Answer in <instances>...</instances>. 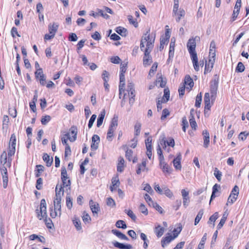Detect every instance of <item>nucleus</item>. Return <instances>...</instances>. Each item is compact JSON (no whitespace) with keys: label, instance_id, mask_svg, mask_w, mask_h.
<instances>
[{"label":"nucleus","instance_id":"f257e3e1","mask_svg":"<svg viewBox=\"0 0 249 249\" xmlns=\"http://www.w3.org/2000/svg\"><path fill=\"white\" fill-rule=\"evenodd\" d=\"M150 30L146 32L143 36L142 37L140 43V49L142 51L145 52V50L147 48V45L151 42L152 45V49L154 47V43L155 42V37L153 38L150 37Z\"/></svg>","mask_w":249,"mask_h":249},{"label":"nucleus","instance_id":"f03ea898","mask_svg":"<svg viewBox=\"0 0 249 249\" xmlns=\"http://www.w3.org/2000/svg\"><path fill=\"white\" fill-rule=\"evenodd\" d=\"M61 199H55L53 201L54 210L50 208V216L54 218L56 216H60L61 214Z\"/></svg>","mask_w":249,"mask_h":249},{"label":"nucleus","instance_id":"7ed1b4c3","mask_svg":"<svg viewBox=\"0 0 249 249\" xmlns=\"http://www.w3.org/2000/svg\"><path fill=\"white\" fill-rule=\"evenodd\" d=\"M152 50V45L150 42L147 45V48L144 52V56L142 59L143 65L144 67L149 66L152 63V56L150 53Z\"/></svg>","mask_w":249,"mask_h":249},{"label":"nucleus","instance_id":"20e7f679","mask_svg":"<svg viewBox=\"0 0 249 249\" xmlns=\"http://www.w3.org/2000/svg\"><path fill=\"white\" fill-rule=\"evenodd\" d=\"M218 86V78L216 75L214 76V79L211 82L210 91L211 93V98L214 100L217 94V91Z\"/></svg>","mask_w":249,"mask_h":249},{"label":"nucleus","instance_id":"39448f33","mask_svg":"<svg viewBox=\"0 0 249 249\" xmlns=\"http://www.w3.org/2000/svg\"><path fill=\"white\" fill-rule=\"evenodd\" d=\"M37 217L39 219L41 220L42 218H46V203L45 199H42L40 201V212H37Z\"/></svg>","mask_w":249,"mask_h":249},{"label":"nucleus","instance_id":"423d86ee","mask_svg":"<svg viewBox=\"0 0 249 249\" xmlns=\"http://www.w3.org/2000/svg\"><path fill=\"white\" fill-rule=\"evenodd\" d=\"M189 52L190 54L195 70L196 71H198L199 70V66L198 63L197 56L196 51Z\"/></svg>","mask_w":249,"mask_h":249},{"label":"nucleus","instance_id":"0eeeda50","mask_svg":"<svg viewBox=\"0 0 249 249\" xmlns=\"http://www.w3.org/2000/svg\"><path fill=\"white\" fill-rule=\"evenodd\" d=\"M77 133V127L72 126L70 128L69 132L66 134V135L69 137V140L71 142H73L76 139Z\"/></svg>","mask_w":249,"mask_h":249},{"label":"nucleus","instance_id":"6e6552de","mask_svg":"<svg viewBox=\"0 0 249 249\" xmlns=\"http://www.w3.org/2000/svg\"><path fill=\"white\" fill-rule=\"evenodd\" d=\"M183 199V204L185 208H186L190 203V197L189 196V192L185 189H182L181 191Z\"/></svg>","mask_w":249,"mask_h":249},{"label":"nucleus","instance_id":"1a4fd4ad","mask_svg":"<svg viewBox=\"0 0 249 249\" xmlns=\"http://www.w3.org/2000/svg\"><path fill=\"white\" fill-rule=\"evenodd\" d=\"M89 205L93 215H97L100 210L99 204L94 202L92 200H90L89 202Z\"/></svg>","mask_w":249,"mask_h":249},{"label":"nucleus","instance_id":"9d476101","mask_svg":"<svg viewBox=\"0 0 249 249\" xmlns=\"http://www.w3.org/2000/svg\"><path fill=\"white\" fill-rule=\"evenodd\" d=\"M81 57L83 63L82 64L85 67L89 66L90 69L92 71L95 70L97 68V65L95 63H89L85 55H83Z\"/></svg>","mask_w":249,"mask_h":249},{"label":"nucleus","instance_id":"9b49d317","mask_svg":"<svg viewBox=\"0 0 249 249\" xmlns=\"http://www.w3.org/2000/svg\"><path fill=\"white\" fill-rule=\"evenodd\" d=\"M182 84H184L186 89L190 91L194 87V83L190 75H187L185 77L184 82Z\"/></svg>","mask_w":249,"mask_h":249},{"label":"nucleus","instance_id":"f8f14e48","mask_svg":"<svg viewBox=\"0 0 249 249\" xmlns=\"http://www.w3.org/2000/svg\"><path fill=\"white\" fill-rule=\"evenodd\" d=\"M100 142V137L97 135H93L91 139V149L93 150H96L99 146Z\"/></svg>","mask_w":249,"mask_h":249},{"label":"nucleus","instance_id":"ddd939ff","mask_svg":"<svg viewBox=\"0 0 249 249\" xmlns=\"http://www.w3.org/2000/svg\"><path fill=\"white\" fill-rule=\"evenodd\" d=\"M165 230V228L164 227H162L160 224L157 225L154 228V233L158 238L162 236Z\"/></svg>","mask_w":249,"mask_h":249},{"label":"nucleus","instance_id":"4468645a","mask_svg":"<svg viewBox=\"0 0 249 249\" xmlns=\"http://www.w3.org/2000/svg\"><path fill=\"white\" fill-rule=\"evenodd\" d=\"M204 100L205 104L204 113L206 114V110H210L211 107V105L210 103V97L209 93L207 92L205 93Z\"/></svg>","mask_w":249,"mask_h":249},{"label":"nucleus","instance_id":"2eb2a0df","mask_svg":"<svg viewBox=\"0 0 249 249\" xmlns=\"http://www.w3.org/2000/svg\"><path fill=\"white\" fill-rule=\"evenodd\" d=\"M202 135H203V146L205 148H207L209 146L210 143V135L207 130H204L202 132Z\"/></svg>","mask_w":249,"mask_h":249},{"label":"nucleus","instance_id":"dca6fc26","mask_svg":"<svg viewBox=\"0 0 249 249\" xmlns=\"http://www.w3.org/2000/svg\"><path fill=\"white\" fill-rule=\"evenodd\" d=\"M214 61V59H209L208 63H207L206 61H205L206 64L204 71L205 74L210 72L211 71L212 68H213Z\"/></svg>","mask_w":249,"mask_h":249},{"label":"nucleus","instance_id":"f3484780","mask_svg":"<svg viewBox=\"0 0 249 249\" xmlns=\"http://www.w3.org/2000/svg\"><path fill=\"white\" fill-rule=\"evenodd\" d=\"M112 244L115 248H117L120 249H131L132 248V246L130 244L125 245L117 241L113 242Z\"/></svg>","mask_w":249,"mask_h":249},{"label":"nucleus","instance_id":"a211bd4d","mask_svg":"<svg viewBox=\"0 0 249 249\" xmlns=\"http://www.w3.org/2000/svg\"><path fill=\"white\" fill-rule=\"evenodd\" d=\"M111 232L115 235L118 238L121 240H124L128 241L129 240L128 238L124 233L120 231H119L113 229L112 230Z\"/></svg>","mask_w":249,"mask_h":249},{"label":"nucleus","instance_id":"6ab92c4d","mask_svg":"<svg viewBox=\"0 0 249 249\" xmlns=\"http://www.w3.org/2000/svg\"><path fill=\"white\" fill-rule=\"evenodd\" d=\"M7 153L5 151H4L0 156V163L3 165H6V166L10 167L11 166V162L9 161L7 162Z\"/></svg>","mask_w":249,"mask_h":249},{"label":"nucleus","instance_id":"aec40b11","mask_svg":"<svg viewBox=\"0 0 249 249\" xmlns=\"http://www.w3.org/2000/svg\"><path fill=\"white\" fill-rule=\"evenodd\" d=\"M125 86V77L123 75H120V85H119V98H121L122 93L124 91V87Z\"/></svg>","mask_w":249,"mask_h":249},{"label":"nucleus","instance_id":"412c9836","mask_svg":"<svg viewBox=\"0 0 249 249\" xmlns=\"http://www.w3.org/2000/svg\"><path fill=\"white\" fill-rule=\"evenodd\" d=\"M181 159V155L180 154H179L178 155L175 159H174L173 161L174 166L177 170H180L181 168V165L180 164Z\"/></svg>","mask_w":249,"mask_h":249},{"label":"nucleus","instance_id":"4be33fe9","mask_svg":"<svg viewBox=\"0 0 249 249\" xmlns=\"http://www.w3.org/2000/svg\"><path fill=\"white\" fill-rule=\"evenodd\" d=\"M187 47L188 49L189 52H193L196 51V42L195 38H191L188 40L187 44Z\"/></svg>","mask_w":249,"mask_h":249},{"label":"nucleus","instance_id":"5701e85b","mask_svg":"<svg viewBox=\"0 0 249 249\" xmlns=\"http://www.w3.org/2000/svg\"><path fill=\"white\" fill-rule=\"evenodd\" d=\"M120 182L118 176L112 178V185L110 187V190L113 192L114 189H116L119 186Z\"/></svg>","mask_w":249,"mask_h":249},{"label":"nucleus","instance_id":"b1692460","mask_svg":"<svg viewBox=\"0 0 249 249\" xmlns=\"http://www.w3.org/2000/svg\"><path fill=\"white\" fill-rule=\"evenodd\" d=\"M177 237V235L175 236L169 235L163 238L161 240V246L164 248L167 244H168L172 240H174Z\"/></svg>","mask_w":249,"mask_h":249},{"label":"nucleus","instance_id":"393cba45","mask_svg":"<svg viewBox=\"0 0 249 249\" xmlns=\"http://www.w3.org/2000/svg\"><path fill=\"white\" fill-rule=\"evenodd\" d=\"M160 165L164 173H167L168 174L171 173L172 171L171 168L164 161V160H162V161H160Z\"/></svg>","mask_w":249,"mask_h":249},{"label":"nucleus","instance_id":"a878e982","mask_svg":"<svg viewBox=\"0 0 249 249\" xmlns=\"http://www.w3.org/2000/svg\"><path fill=\"white\" fill-rule=\"evenodd\" d=\"M61 185L57 184L55 187V198L61 199V195L63 194L64 190Z\"/></svg>","mask_w":249,"mask_h":249},{"label":"nucleus","instance_id":"bb28decb","mask_svg":"<svg viewBox=\"0 0 249 249\" xmlns=\"http://www.w3.org/2000/svg\"><path fill=\"white\" fill-rule=\"evenodd\" d=\"M43 160L46 163V165L48 167L51 166L53 161V158H50L47 153H45L43 156Z\"/></svg>","mask_w":249,"mask_h":249},{"label":"nucleus","instance_id":"cd10ccee","mask_svg":"<svg viewBox=\"0 0 249 249\" xmlns=\"http://www.w3.org/2000/svg\"><path fill=\"white\" fill-rule=\"evenodd\" d=\"M48 28L50 34L54 36L58 29V25L55 23L50 24L49 25Z\"/></svg>","mask_w":249,"mask_h":249},{"label":"nucleus","instance_id":"c85d7f7f","mask_svg":"<svg viewBox=\"0 0 249 249\" xmlns=\"http://www.w3.org/2000/svg\"><path fill=\"white\" fill-rule=\"evenodd\" d=\"M116 32L122 36H125L127 34V30L122 27L119 26L116 28Z\"/></svg>","mask_w":249,"mask_h":249},{"label":"nucleus","instance_id":"c756f323","mask_svg":"<svg viewBox=\"0 0 249 249\" xmlns=\"http://www.w3.org/2000/svg\"><path fill=\"white\" fill-rule=\"evenodd\" d=\"M185 14V11L183 9H180L179 11H178V14H174L173 16H176V21L178 22L181 19L182 17H184Z\"/></svg>","mask_w":249,"mask_h":249},{"label":"nucleus","instance_id":"7c9ffc66","mask_svg":"<svg viewBox=\"0 0 249 249\" xmlns=\"http://www.w3.org/2000/svg\"><path fill=\"white\" fill-rule=\"evenodd\" d=\"M124 160L123 158L120 157L119 159V163L117 165V171L122 172L124 170Z\"/></svg>","mask_w":249,"mask_h":249},{"label":"nucleus","instance_id":"2f4dec72","mask_svg":"<svg viewBox=\"0 0 249 249\" xmlns=\"http://www.w3.org/2000/svg\"><path fill=\"white\" fill-rule=\"evenodd\" d=\"M163 193L167 197L171 198L173 196V194L171 190L166 186H162Z\"/></svg>","mask_w":249,"mask_h":249},{"label":"nucleus","instance_id":"473e14b6","mask_svg":"<svg viewBox=\"0 0 249 249\" xmlns=\"http://www.w3.org/2000/svg\"><path fill=\"white\" fill-rule=\"evenodd\" d=\"M227 215H228L226 214V213H225L223 214L222 217L219 223L218 224V225L217 226V229L218 230L220 229L223 226V225L225 224V221H226V220L227 219Z\"/></svg>","mask_w":249,"mask_h":249},{"label":"nucleus","instance_id":"72a5a7b5","mask_svg":"<svg viewBox=\"0 0 249 249\" xmlns=\"http://www.w3.org/2000/svg\"><path fill=\"white\" fill-rule=\"evenodd\" d=\"M118 117L117 116L114 115L112 119L109 127L116 129V127L118 126Z\"/></svg>","mask_w":249,"mask_h":249},{"label":"nucleus","instance_id":"f704fd0d","mask_svg":"<svg viewBox=\"0 0 249 249\" xmlns=\"http://www.w3.org/2000/svg\"><path fill=\"white\" fill-rule=\"evenodd\" d=\"M166 83V81H163L161 75H160L156 80V85L158 86L159 84V86L161 88L164 87Z\"/></svg>","mask_w":249,"mask_h":249},{"label":"nucleus","instance_id":"c9c22d12","mask_svg":"<svg viewBox=\"0 0 249 249\" xmlns=\"http://www.w3.org/2000/svg\"><path fill=\"white\" fill-rule=\"evenodd\" d=\"M204 213V211L203 209H201L198 213L195 220V225H196L200 221V219H201L202 215Z\"/></svg>","mask_w":249,"mask_h":249},{"label":"nucleus","instance_id":"e433bc0d","mask_svg":"<svg viewBox=\"0 0 249 249\" xmlns=\"http://www.w3.org/2000/svg\"><path fill=\"white\" fill-rule=\"evenodd\" d=\"M82 219H83V222L85 224L90 223V222L91 221L90 216L88 213H87L85 212H84L83 213V215L82 216Z\"/></svg>","mask_w":249,"mask_h":249},{"label":"nucleus","instance_id":"4c0bfd02","mask_svg":"<svg viewBox=\"0 0 249 249\" xmlns=\"http://www.w3.org/2000/svg\"><path fill=\"white\" fill-rule=\"evenodd\" d=\"M116 129L109 127L108 132L107 133V139L109 141H112V138L113 136V133Z\"/></svg>","mask_w":249,"mask_h":249},{"label":"nucleus","instance_id":"58836bf2","mask_svg":"<svg viewBox=\"0 0 249 249\" xmlns=\"http://www.w3.org/2000/svg\"><path fill=\"white\" fill-rule=\"evenodd\" d=\"M141 238L143 240V248L146 249L148 247V243L149 242V240L147 238V236L144 233H141Z\"/></svg>","mask_w":249,"mask_h":249},{"label":"nucleus","instance_id":"ea45409f","mask_svg":"<svg viewBox=\"0 0 249 249\" xmlns=\"http://www.w3.org/2000/svg\"><path fill=\"white\" fill-rule=\"evenodd\" d=\"M115 226L118 228H122L125 229L127 226L124 221L122 220H118L115 224Z\"/></svg>","mask_w":249,"mask_h":249},{"label":"nucleus","instance_id":"a19ab883","mask_svg":"<svg viewBox=\"0 0 249 249\" xmlns=\"http://www.w3.org/2000/svg\"><path fill=\"white\" fill-rule=\"evenodd\" d=\"M202 101V95L201 93L198 94L196 97L195 106L197 107H199L201 105Z\"/></svg>","mask_w":249,"mask_h":249},{"label":"nucleus","instance_id":"79ce46f5","mask_svg":"<svg viewBox=\"0 0 249 249\" xmlns=\"http://www.w3.org/2000/svg\"><path fill=\"white\" fill-rule=\"evenodd\" d=\"M237 196H233L230 194V196L228 197L227 202L226 203V205H228L229 204H232L234 202H235L237 199Z\"/></svg>","mask_w":249,"mask_h":249},{"label":"nucleus","instance_id":"37998d69","mask_svg":"<svg viewBox=\"0 0 249 249\" xmlns=\"http://www.w3.org/2000/svg\"><path fill=\"white\" fill-rule=\"evenodd\" d=\"M129 23L134 26L135 27H137L138 26V23L136 19H133L132 16L129 15L127 17Z\"/></svg>","mask_w":249,"mask_h":249},{"label":"nucleus","instance_id":"c03bdc74","mask_svg":"<svg viewBox=\"0 0 249 249\" xmlns=\"http://www.w3.org/2000/svg\"><path fill=\"white\" fill-rule=\"evenodd\" d=\"M245 66L243 63L239 62L236 68L235 71L236 72H242L245 70Z\"/></svg>","mask_w":249,"mask_h":249},{"label":"nucleus","instance_id":"a18cd8bd","mask_svg":"<svg viewBox=\"0 0 249 249\" xmlns=\"http://www.w3.org/2000/svg\"><path fill=\"white\" fill-rule=\"evenodd\" d=\"M218 217V213L217 212H215L213 214L210 216L209 218V220L208 221V223H210V222H213V226H214V222Z\"/></svg>","mask_w":249,"mask_h":249},{"label":"nucleus","instance_id":"49530a36","mask_svg":"<svg viewBox=\"0 0 249 249\" xmlns=\"http://www.w3.org/2000/svg\"><path fill=\"white\" fill-rule=\"evenodd\" d=\"M179 7V0H174V7L173 13L174 14H178V10Z\"/></svg>","mask_w":249,"mask_h":249},{"label":"nucleus","instance_id":"de8ad7c7","mask_svg":"<svg viewBox=\"0 0 249 249\" xmlns=\"http://www.w3.org/2000/svg\"><path fill=\"white\" fill-rule=\"evenodd\" d=\"M157 154L159 156V159L160 161L164 160V156L162 154V152L161 149V147L160 145V144L158 145V148H157Z\"/></svg>","mask_w":249,"mask_h":249},{"label":"nucleus","instance_id":"09e8293b","mask_svg":"<svg viewBox=\"0 0 249 249\" xmlns=\"http://www.w3.org/2000/svg\"><path fill=\"white\" fill-rule=\"evenodd\" d=\"M158 64L157 63H154L151 67L149 72V75L152 76L154 74V72L157 71Z\"/></svg>","mask_w":249,"mask_h":249},{"label":"nucleus","instance_id":"8fccbe9b","mask_svg":"<svg viewBox=\"0 0 249 249\" xmlns=\"http://www.w3.org/2000/svg\"><path fill=\"white\" fill-rule=\"evenodd\" d=\"M36 167L37 168V173L36 174V177L38 178L39 177L41 173L44 171V167L42 165H37Z\"/></svg>","mask_w":249,"mask_h":249},{"label":"nucleus","instance_id":"3c124183","mask_svg":"<svg viewBox=\"0 0 249 249\" xmlns=\"http://www.w3.org/2000/svg\"><path fill=\"white\" fill-rule=\"evenodd\" d=\"M139 210L142 213L145 215H147L148 213L147 209L143 204H141L139 206Z\"/></svg>","mask_w":249,"mask_h":249},{"label":"nucleus","instance_id":"603ef678","mask_svg":"<svg viewBox=\"0 0 249 249\" xmlns=\"http://www.w3.org/2000/svg\"><path fill=\"white\" fill-rule=\"evenodd\" d=\"M69 178H65L62 179V182H63V187L62 188L64 187H68L69 189H70V186L71 184V181L70 179H68Z\"/></svg>","mask_w":249,"mask_h":249},{"label":"nucleus","instance_id":"864d4df0","mask_svg":"<svg viewBox=\"0 0 249 249\" xmlns=\"http://www.w3.org/2000/svg\"><path fill=\"white\" fill-rule=\"evenodd\" d=\"M214 175L219 181L221 180L222 173L217 168H215L214 170Z\"/></svg>","mask_w":249,"mask_h":249},{"label":"nucleus","instance_id":"5fc2aeb1","mask_svg":"<svg viewBox=\"0 0 249 249\" xmlns=\"http://www.w3.org/2000/svg\"><path fill=\"white\" fill-rule=\"evenodd\" d=\"M168 40L167 38L165 37H161L160 39V50L161 51L163 50L164 48V45L168 42Z\"/></svg>","mask_w":249,"mask_h":249},{"label":"nucleus","instance_id":"6e6d98bb","mask_svg":"<svg viewBox=\"0 0 249 249\" xmlns=\"http://www.w3.org/2000/svg\"><path fill=\"white\" fill-rule=\"evenodd\" d=\"M152 139L151 137H148L145 140V145L146 149H152Z\"/></svg>","mask_w":249,"mask_h":249},{"label":"nucleus","instance_id":"4d7b16f0","mask_svg":"<svg viewBox=\"0 0 249 249\" xmlns=\"http://www.w3.org/2000/svg\"><path fill=\"white\" fill-rule=\"evenodd\" d=\"M43 180L42 178H39L36 180V188L37 190H41L42 188Z\"/></svg>","mask_w":249,"mask_h":249},{"label":"nucleus","instance_id":"13d9d810","mask_svg":"<svg viewBox=\"0 0 249 249\" xmlns=\"http://www.w3.org/2000/svg\"><path fill=\"white\" fill-rule=\"evenodd\" d=\"M182 130H183V131L184 132H186V127H188V121H187V120L186 119V118L185 117H184L182 118Z\"/></svg>","mask_w":249,"mask_h":249},{"label":"nucleus","instance_id":"bf43d9fd","mask_svg":"<svg viewBox=\"0 0 249 249\" xmlns=\"http://www.w3.org/2000/svg\"><path fill=\"white\" fill-rule=\"evenodd\" d=\"M189 122L191 127L196 130L197 127V124L195 121V117H192V118H190Z\"/></svg>","mask_w":249,"mask_h":249},{"label":"nucleus","instance_id":"052dcab7","mask_svg":"<svg viewBox=\"0 0 249 249\" xmlns=\"http://www.w3.org/2000/svg\"><path fill=\"white\" fill-rule=\"evenodd\" d=\"M141 124L140 123H137L135 125V135L138 136L141 132Z\"/></svg>","mask_w":249,"mask_h":249},{"label":"nucleus","instance_id":"680f3d73","mask_svg":"<svg viewBox=\"0 0 249 249\" xmlns=\"http://www.w3.org/2000/svg\"><path fill=\"white\" fill-rule=\"evenodd\" d=\"M107 205L111 207H114L115 206L116 204L114 200L111 197H108L107 198Z\"/></svg>","mask_w":249,"mask_h":249},{"label":"nucleus","instance_id":"e2e57ef3","mask_svg":"<svg viewBox=\"0 0 249 249\" xmlns=\"http://www.w3.org/2000/svg\"><path fill=\"white\" fill-rule=\"evenodd\" d=\"M127 65V64L126 63L121 64L120 68L121 73L120 75L124 76V73L126 71Z\"/></svg>","mask_w":249,"mask_h":249},{"label":"nucleus","instance_id":"0e129e2a","mask_svg":"<svg viewBox=\"0 0 249 249\" xmlns=\"http://www.w3.org/2000/svg\"><path fill=\"white\" fill-rule=\"evenodd\" d=\"M51 120V117L49 115H46L43 117L41 122L42 124L46 125Z\"/></svg>","mask_w":249,"mask_h":249},{"label":"nucleus","instance_id":"69168bd1","mask_svg":"<svg viewBox=\"0 0 249 249\" xmlns=\"http://www.w3.org/2000/svg\"><path fill=\"white\" fill-rule=\"evenodd\" d=\"M185 88H186V87L185 86L184 84L180 85L178 90L180 97L182 96L184 94Z\"/></svg>","mask_w":249,"mask_h":249},{"label":"nucleus","instance_id":"338daca9","mask_svg":"<svg viewBox=\"0 0 249 249\" xmlns=\"http://www.w3.org/2000/svg\"><path fill=\"white\" fill-rule=\"evenodd\" d=\"M170 114V112L167 108H164L162 110V115L161 116V120H164Z\"/></svg>","mask_w":249,"mask_h":249},{"label":"nucleus","instance_id":"774afa93","mask_svg":"<svg viewBox=\"0 0 249 249\" xmlns=\"http://www.w3.org/2000/svg\"><path fill=\"white\" fill-rule=\"evenodd\" d=\"M102 76L104 82H108L109 80V73L107 71L104 70L103 71Z\"/></svg>","mask_w":249,"mask_h":249}]
</instances>
